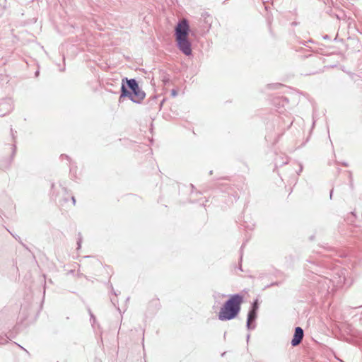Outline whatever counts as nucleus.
Returning <instances> with one entry per match:
<instances>
[{"mask_svg":"<svg viewBox=\"0 0 362 362\" xmlns=\"http://www.w3.org/2000/svg\"><path fill=\"white\" fill-rule=\"evenodd\" d=\"M243 302L242 296L239 294L231 296L220 309L218 319L221 321H226L236 317L240 313Z\"/></svg>","mask_w":362,"mask_h":362,"instance_id":"f257e3e1","label":"nucleus"},{"mask_svg":"<svg viewBox=\"0 0 362 362\" xmlns=\"http://www.w3.org/2000/svg\"><path fill=\"white\" fill-rule=\"evenodd\" d=\"M189 26L185 19L181 20L175 27V40L178 48L187 56L192 53L191 43L188 40Z\"/></svg>","mask_w":362,"mask_h":362,"instance_id":"f03ea898","label":"nucleus"},{"mask_svg":"<svg viewBox=\"0 0 362 362\" xmlns=\"http://www.w3.org/2000/svg\"><path fill=\"white\" fill-rule=\"evenodd\" d=\"M127 83L129 88L132 90V95L130 96V100L134 103H140L145 98V93L141 90L134 79H127Z\"/></svg>","mask_w":362,"mask_h":362,"instance_id":"7ed1b4c3","label":"nucleus"},{"mask_svg":"<svg viewBox=\"0 0 362 362\" xmlns=\"http://www.w3.org/2000/svg\"><path fill=\"white\" fill-rule=\"evenodd\" d=\"M303 337V329L299 327H296L295 329L293 338L291 341V344L293 346L298 345L300 343V341H302Z\"/></svg>","mask_w":362,"mask_h":362,"instance_id":"20e7f679","label":"nucleus"},{"mask_svg":"<svg viewBox=\"0 0 362 362\" xmlns=\"http://www.w3.org/2000/svg\"><path fill=\"white\" fill-rule=\"evenodd\" d=\"M257 317L255 308H252L248 313L247 327L248 329H254L255 326L252 325V322L255 320Z\"/></svg>","mask_w":362,"mask_h":362,"instance_id":"39448f33","label":"nucleus"},{"mask_svg":"<svg viewBox=\"0 0 362 362\" xmlns=\"http://www.w3.org/2000/svg\"><path fill=\"white\" fill-rule=\"evenodd\" d=\"M132 95V94L128 91L125 86L124 85H122V93H121V95H120V98H122V97H129L130 98V96Z\"/></svg>","mask_w":362,"mask_h":362,"instance_id":"423d86ee","label":"nucleus"},{"mask_svg":"<svg viewBox=\"0 0 362 362\" xmlns=\"http://www.w3.org/2000/svg\"><path fill=\"white\" fill-rule=\"evenodd\" d=\"M171 95L173 96V97H175L177 95V92L176 90L175 89H173L171 90Z\"/></svg>","mask_w":362,"mask_h":362,"instance_id":"0eeeda50","label":"nucleus"},{"mask_svg":"<svg viewBox=\"0 0 362 362\" xmlns=\"http://www.w3.org/2000/svg\"><path fill=\"white\" fill-rule=\"evenodd\" d=\"M255 308V310H257V303H256V302H255V303H254V305H253L252 308Z\"/></svg>","mask_w":362,"mask_h":362,"instance_id":"6e6552de","label":"nucleus"},{"mask_svg":"<svg viewBox=\"0 0 362 362\" xmlns=\"http://www.w3.org/2000/svg\"><path fill=\"white\" fill-rule=\"evenodd\" d=\"M72 200H73L74 203H75V199H74V197H72Z\"/></svg>","mask_w":362,"mask_h":362,"instance_id":"1a4fd4ad","label":"nucleus"}]
</instances>
